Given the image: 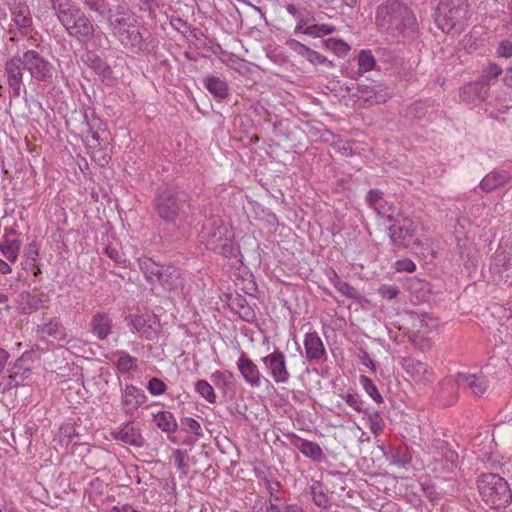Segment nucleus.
Wrapping results in <instances>:
<instances>
[{
  "mask_svg": "<svg viewBox=\"0 0 512 512\" xmlns=\"http://www.w3.org/2000/svg\"><path fill=\"white\" fill-rule=\"evenodd\" d=\"M24 70L38 82L51 83L55 73L54 65L34 49L26 50L22 55L9 58L4 64L10 98H19L23 87Z\"/></svg>",
  "mask_w": 512,
  "mask_h": 512,
  "instance_id": "nucleus-1",
  "label": "nucleus"
},
{
  "mask_svg": "<svg viewBox=\"0 0 512 512\" xmlns=\"http://www.w3.org/2000/svg\"><path fill=\"white\" fill-rule=\"evenodd\" d=\"M153 206L160 221L180 230L188 224L191 214V197L178 186H166L156 191Z\"/></svg>",
  "mask_w": 512,
  "mask_h": 512,
  "instance_id": "nucleus-2",
  "label": "nucleus"
},
{
  "mask_svg": "<svg viewBox=\"0 0 512 512\" xmlns=\"http://www.w3.org/2000/svg\"><path fill=\"white\" fill-rule=\"evenodd\" d=\"M375 22L380 31L395 38H414L419 32L413 12L397 0H388L378 6Z\"/></svg>",
  "mask_w": 512,
  "mask_h": 512,
  "instance_id": "nucleus-3",
  "label": "nucleus"
},
{
  "mask_svg": "<svg viewBox=\"0 0 512 512\" xmlns=\"http://www.w3.org/2000/svg\"><path fill=\"white\" fill-rule=\"evenodd\" d=\"M51 8L67 34L80 44H88L95 37V25L72 0H49Z\"/></svg>",
  "mask_w": 512,
  "mask_h": 512,
  "instance_id": "nucleus-4",
  "label": "nucleus"
},
{
  "mask_svg": "<svg viewBox=\"0 0 512 512\" xmlns=\"http://www.w3.org/2000/svg\"><path fill=\"white\" fill-rule=\"evenodd\" d=\"M468 5L461 0H441L434 13L435 23L447 34H460L469 19Z\"/></svg>",
  "mask_w": 512,
  "mask_h": 512,
  "instance_id": "nucleus-5",
  "label": "nucleus"
},
{
  "mask_svg": "<svg viewBox=\"0 0 512 512\" xmlns=\"http://www.w3.org/2000/svg\"><path fill=\"white\" fill-rule=\"evenodd\" d=\"M481 499L491 509L505 508L512 500V491L508 482L498 474L487 473L477 480Z\"/></svg>",
  "mask_w": 512,
  "mask_h": 512,
  "instance_id": "nucleus-6",
  "label": "nucleus"
},
{
  "mask_svg": "<svg viewBox=\"0 0 512 512\" xmlns=\"http://www.w3.org/2000/svg\"><path fill=\"white\" fill-rule=\"evenodd\" d=\"M138 265L147 282L152 285L158 283L167 291H173L183 286L181 272L174 266L160 265L147 257L140 258Z\"/></svg>",
  "mask_w": 512,
  "mask_h": 512,
  "instance_id": "nucleus-7",
  "label": "nucleus"
},
{
  "mask_svg": "<svg viewBox=\"0 0 512 512\" xmlns=\"http://www.w3.org/2000/svg\"><path fill=\"white\" fill-rule=\"evenodd\" d=\"M388 227V236L394 251L408 249L416 242L418 225L409 217H403L390 222Z\"/></svg>",
  "mask_w": 512,
  "mask_h": 512,
  "instance_id": "nucleus-8",
  "label": "nucleus"
},
{
  "mask_svg": "<svg viewBox=\"0 0 512 512\" xmlns=\"http://www.w3.org/2000/svg\"><path fill=\"white\" fill-rule=\"evenodd\" d=\"M230 236L228 226L220 217H210L201 228L199 242L208 250H213Z\"/></svg>",
  "mask_w": 512,
  "mask_h": 512,
  "instance_id": "nucleus-9",
  "label": "nucleus"
},
{
  "mask_svg": "<svg viewBox=\"0 0 512 512\" xmlns=\"http://www.w3.org/2000/svg\"><path fill=\"white\" fill-rule=\"evenodd\" d=\"M261 361L276 384H287L291 379L286 356L279 348L261 358Z\"/></svg>",
  "mask_w": 512,
  "mask_h": 512,
  "instance_id": "nucleus-10",
  "label": "nucleus"
},
{
  "mask_svg": "<svg viewBox=\"0 0 512 512\" xmlns=\"http://www.w3.org/2000/svg\"><path fill=\"white\" fill-rule=\"evenodd\" d=\"M443 386H450L451 390L464 389L476 396L483 395L488 388V381L483 376L469 373H457L454 382L446 380Z\"/></svg>",
  "mask_w": 512,
  "mask_h": 512,
  "instance_id": "nucleus-11",
  "label": "nucleus"
},
{
  "mask_svg": "<svg viewBox=\"0 0 512 512\" xmlns=\"http://www.w3.org/2000/svg\"><path fill=\"white\" fill-rule=\"evenodd\" d=\"M236 366L244 382L250 387L259 388L261 387L262 382L269 383V380L262 375L258 366L246 352H241L236 362Z\"/></svg>",
  "mask_w": 512,
  "mask_h": 512,
  "instance_id": "nucleus-12",
  "label": "nucleus"
},
{
  "mask_svg": "<svg viewBox=\"0 0 512 512\" xmlns=\"http://www.w3.org/2000/svg\"><path fill=\"white\" fill-rule=\"evenodd\" d=\"M115 37L125 48L133 52H140L145 49V37L134 22L125 29L117 30Z\"/></svg>",
  "mask_w": 512,
  "mask_h": 512,
  "instance_id": "nucleus-13",
  "label": "nucleus"
},
{
  "mask_svg": "<svg viewBox=\"0 0 512 512\" xmlns=\"http://www.w3.org/2000/svg\"><path fill=\"white\" fill-rule=\"evenodd\" d=\"M83 63L89 68L93 69L94 72L101 78L102 82L107 85H111L114 82L112 76L113 71L111 67L94 51L88 50L81 56Z\"/></svg>",
  "mask_w": 512,
  "mask_h": 512,
  "instance_id": "nucleus-14",
  "label": "nucleus"
},
{
  "mask_svg": "<svg viewBox=\"0 0 512 512\" xmlns=\"http://www.w3.org/2000/svg\"><path fill=\"white\" fill-rule=\"evenodd\" d=\"M114 440L121 441L127 445L141 448L145 445V438L138 426L132 425L131 422L125 423L121 428L111 432Z\"/></svg>",
  "mask_w": 512,
  "mask_h": 512,
  "instance_id": "nucleus-15",
  "label": "nucleus"
},
{
  "mask_svg": "<svg viewBox=\"0 0 512 512\" xmlns=\"http://www.w3.org/2000/svg\"><path fill=\"white\" fill-rule=\"evenodd\" d=\"M305 357L309 362L320 363L326 360V349L317 332H309L304 338Z\"/></svg>",
  "mask_w": 512,
  "mask_h": 512,
  "instance_id": "nucleus-16",
  "label": "nucleus"
},
{
  "mask_svg": "<svg viewBox=\"0 0 512 512\" xmlns=\"http://www.w3.org/2000/svg\"><path fill=\"white\" fill-rule=\"evenodd\" d=\"M287 438L291 445L312 461L321 462L324 459V453L317 443L303 439L295 433L288 434Z\"/></svg>",
  "mask_w": 512,
  "mask_h": 512,
  "instance_id": "nucleus-17",
  "label": "nucleus"
},
{
  "mask_svg": "<svg viewBox=\"0 0 512 512\" xmlns=\"http://www.w3.org/2000/svg\"><path fill=\"white\" fill-rule=\"evenodd\" d=\"M365 199L368 206L372 208L378 216L387 218L389 222L393 220V216L390 212L393 211L394 206L384 198V194L381 190L370 189Z\"/></svg>",
  "mask_w": 512,
  "mask_h": 512,
  "instance_id": "nucleus-18",
  "label": "nucleus"
},
{
  "mask_svg": "<svg viewBox=\"0 0 512 512\" xmlns=\"http://www.w3.org/2000/svg\"><path fill=\"white\" fill-rule=\"evenodd\" d=\"M146 399L144 391L132 384H127L122 390V405L127 414L134 413L145 403Z\"/></svg>",
  "mask_w": 512,
  "mask_h": 512,
  "instance_id": "nucleus-19",
  "label": "nucleus"
},
{
  "mask_svg": "<svg viewBox=\"0 0 512 512\" xmlns=\"http://www.w3.org/2000/svg\"><path fill=\"white\" fill-rule=\"evenodd\" d=\"M490 88L479 80L470 82L460 89V98L466 103H477L484 101Z\"/></svg>",
  "mask_w": 512,
  "mask_h": 512,
  "instance_id": "nucleus-20",
  "label": "nucleus"
},
{
  "mask_svg": "<svg viewBox=\"0 0 512 512\" xmlns=\"http://www.w3.org/2000/svg\"><path fill=\"white\" fill-rule=\"evenodd\" d=\"M90 329L98 340L103 341L112 333V319L105 312H97L91 318Z\"/></svg>",
  "mask_w": 512,
  "mask_h": 512,
  "instance_id": "nucleus-21",
  "label": "nucleus"
},
{
  "mask_svg": "<svg viewBox=\"0 0 512 512\" xmlns=\"http://www.w3.org/2000/svg\"><path fill=\"white\" fill-rule=\"evenodd\" d=\"M434 460L443 471L451 472L458 466V453L446 443H442L434 456Z\"/></svg>",
  "mask_w": 512,
  "mask_h": 512,
  "instance_id": "nucleus-22",
  "label": "nucleus"
},
{
  "mask_svg": "<svg viewBox=\"0 0 512 512\" xmlns=\"http://www.w3.org/2000/svg\"><path fill=\"white\" fill-rule=\"evenodd\" d=\"M402 368L417 382L429 380L428 368L425 363L413 357H404L401 361Z\"/></svg>",
  "mask_w": 512,
  "mask_h": 512,
  "instance_id": "nucleus-23",
  "label": "nucleus"
},
{
  "mask_svg": "<svg viewBox=\"0 0 512 512\" xmlns=\"http://www.w3.org/2000/svg\"><path fill=\"white\" fill-rule=\"evenodd\" d=\"M510 179L507 171L493 170L481 180L479 187L484 192H491L507 184Z\"/></svg>",
  "mask_w": 512,
  "mask_h": 512,
  "instance_id": "nucleus-24",
  "label": "nucleus"
},
{
  "mask_svg": "<svg viewBox=\"0 0 512 512\" xmlns=\"http://www.w3.org/2000/svg\"><path fill=\"white\" fill-rule=\"evenodd\" d=\"M203 86L218 100H224L229 95V87L225 80L217 76H207L203 79Z\"/></svg>",
  "mask_w": 512,
  "mask_h": 512,
  "instance_id": "nucleus-25",
  "label": "nucleus"
},
{
  "mask_svg": "<svg viewBox=\"0 0 512 512\" xmlns=\"http://www.w3.org/2000/svg\"><path fill=\"white\" fill-rule=\"evenodd\" d=\"M22 242L19 239H10L4 236L0 241V253L10 263H15L18 259Z\"/></svg>",
  "mask_w": 512,
  "mask_h": 512,
  "instance_id": "nucleus-26",
  "label": "nucleus"
},
{
  "mask_svg": "<svg viewBox=\"0 0 512 512\" xmlns=\"http://www.w3.org/2000/svg\"><path fill=\"white\" fill-rule=\"evenodd\" d=\"M153 421L156 426L165 433H174L178 429L175 416L169 411H160L153 414Z\"/></svg>",
  "mask_w": 512,
  "mask_h": 512,
  "instance_id": "nucleus-27",
  "label": "nucleus"
},
{
  "mask_svg": "<svg viewBox=\"0 0 512 512\" xmlns=\"http://www.w3.org/2000/svg\"><path fill=\"white\" fill-rule=\"evenodd\" d=\"M233 310L238 313L239 317L248 322L252 323L256 319L254 309L248 304L245 297L237 295L232 301Z\"/></svg>",
  "mask_w": 512,
  "mask_h": 512,
  "instance_id": "nucleus-28",
  "label": "nucleus"
},
{
  "mask_svg": "<svg viewBox=\"0 0 512 512\" xmlns=\"http://www.w3.org/2000/svg\"><path fill=\"white\" fill-rule=\"evenodd\" d=\"M113 355L118 357L117 362L114 363V365L120 373L128 374L137 370L138 360L136 357H132L123 350H118Z\"/></svg>",
  "mask_w": 512,
  "mask_h": 512,
  "instance_id": "nucleus-29",
  "label": "nucleus"
},
{
  "mask_svg": "<svg viewBox=\"0 0 512 512\" xmlns=\"http://www.w3.org/2000/svg\"><path fill=\"white\" fill-rule=\"evenodd\" d=\"M18 302L22 313L30 314L40 308L42 299L38 295L23 291L19 294Z\"/></svg>",
  "mask_w": 512,
  "mask_h": 512,
  "instance_id": "nucleus-30",
  "label": "nucleus"
},
{
  "mask_svg": "<svg viewBox=\"0 0 512 512\" xmlns=\"http://www.w3.org/2000/svg\"><path fill=\"white\" fill-rule=\"evenodd\" d=\"M362 414L364 415V419L367 420L371 432L375 436L380 435L385 428V423L380 412L366 408Z\"/></svg>",
  "mask_w": 512,
  "mask_h": 512,
  "instance_id": "nucleus-31",
  "label": "nucleus"
},
{
  "mask_svg": "<svg viewBox=\"0 0 512 512\" xmlns=\"http://www.w3.org/2000/svg\"><path fill=\"white\" fill-rule=\"evenodd\" d=\"M12 20L15 25L20 29H25L31 26L32 18L30 16L29 8L25 5H19L12 9Z\"/></svg>",
  "mask_w": 512,
  "mask_h": 512,
  "instance_id": "nucleus-32",
  "label": "nucleus"
},
{
  "mask_svg": "<svg viewBox=\"0 0 512 512\" xmlns=\"http://www.w3.org/2000/svg\"><path fill=\"white\" fill-rule=\"evenodd\" d=\"M504 70L496 62H489L481 71L479 81L490 88V82L503 74Z\"/></svg>",
  "mask_w": 512,
  "mask_h": 512,
  "instance_id": "nucleus-33",
  "label": "nucleus"
},
{
  "mask_svg": "<svg viewBox=\"0 0 512 512\" xmlns=\"http://www.w3.org/2000/svg\"><path fill=\"white\" fill-rule=\"evenodd\" d=\"M214 385L226 393L227 390L233 385L234 375L231 371H216L211 376Z\"/></svg>",
  "mask_w": 512,
  "mask_h": 512,
  "instance_id": "nucleus-34",
  "label": "nucleus"
},
{
  "mask_svg": "<svg viewBox=\"0 0 512 512\" xmlns=\"http://www.w3.org/2000/svg\"><path fill=\"white\" fill-rule=\"evenodd\" d=\"M311 495L314 504L320 508L327 509L330 507V499L324 492L323 485L321 482L316 481L311 486Z\"/></svg>",
  "mask_w": 512,
  "mask_h": 512,
  "instance_id": "nucleus-35",
  "label": "nucleus"
},
{
  "mask_svg": "<svg viewBox=\"0 0 512 512\" xmlns=\"http://www.w3.org/2000/svg\"><path fill=\"white\" fill-rule=\"evenodd\" d=\"M376 65V60L371 50H361L358 55V71L357 75L371 71Z\"/></svg>",
  "mask_w": 512,
  "mask_h": 512,
  "instance_id": "nucleus-36",
  "label": "nucleus"
},
{
  "mask_svg": "<svg viewBox=\"0 0 512 512\" xmlns=\"http://www.w3.org/2000/svg\"><path fill=\"white\" fill-rule=\"evenodd\" d=\"M323 46L331 50L338 57H345L350 51V46L340 39L329 38L322 42Z\"/></svg>",
  "mask_w": 512,
  "mask_h": 512,
  "instance_id": "nucleus-37",
  "label": "nucleus"
},
{
  "mask_svg": "<svg viewBox=\"0 0 512 512\" xmlns=\"http://www.w3.org/2000/svg\"><path fill=\"white\" fill-rule=\"evenodd\" d=\"M62 327L61 321L57 317L50 318L47 322L38 325L36 332L40 335H47V336H53L56 337L59 332L60 328Z\"/></svg>",
  "mask_w": 512,
  "mask_h": 512,
  "instance_id": "nucleus-38",
  "label": "nucleus"
},
{
  "mask_svg": "<svg viewBox=\"0 0 512 512\" xmlns=\"http://www.w3.org/2000/svg\"><path fill=\"white\" fill-rule=\"evenodd\" d=\"M381 85H366V84H358L357 85V91L360 94V97L368 100H374L375 102L379 103L381 101H384V98L382 95L378 93L377 88Z\"/></svg>",
  "mask_w": 512,
  "mask_h": 512,
  "instance_id": "nucleus-39",
  "label": "nucleus"
},
{
  "mask_svg": "<svg viewBox=\"0 0 512 512\" xmlns=\"http://www.w3.org/2000/svg\"><path fill=\"white\" fill-rule=\"evenodd\" d=\"M105 254L119 267H128L129 261L127 260L125 254L117 246L108 244L105 247Z\"/></svg>",
  "mask_w": 512,
  "mask_h": 512,
  "instance_id": "nucleus-40",
  "label": "nucleus"
},
{
  "mask_svg": "<svg viewBox=\"0 0 512 512\" xmlns=\"http://www.w3.org/2000/svg\"><path fill=\"white\" fill-rule=\"evenodd\" d=\"M331 281L334 287L337 289V291H339L346 297L351 299H356L358 297L357 290L349 283L343 281L336 273H334V277L331 278Z\"/></svg>",
  "mask_w": 512,
  "mask_h": 512,
  "instance_id": "nucleus-41",
  "label": "nucleus"
},
{
  "mask_svg": "<svg viewBox=\"0 0 512 512\" xmlns=\"http://www.w3.org/2000/svg\"><path fill=\"white\" fill-rule=\"evenodd\" d=\"M360 384L365 392L378 404L383 403V397L378 391L374 382L367 376L361 375L359 377Z\"/></svg>",
  "mask_w": 512,
  "mask_h": 512,
  "instance_id": "nucleus-42",
  "label": "nucleus"
},
{
  "mask_svg": "<svg viewBox=\"0 0 512 512\" xmlns=\"http://www.w3.org/2000/svg\"><path fill=\"white\" fill-rule=\"evenodd\" d=\"M195 390L209 403H216L214 388L206 380H198L195 383Z\"/></svg>",
  "mask_w": 512,
  "mask_h": 512,
  "instance_id": "nucleus-43",
  "label": "nucleus"
},
{
  "mask_svg": "<svg viewBox=\"0 0 512 512\" xmlns=\"http://www.w3.org/2000/svg\"><path fill=\"white\" fill-rule=\"evenodd\" d=\"M336 28L329 24H311L306 26L305 35L312 37H322L334 33Z\"/></svg>",
  "mask_w": 512,
  "mask_h": 512,
  "instance_id": "nucleus-44",
  "label": "nucleus"
},
{
  "mask_svg": "<svg viewBox=\"0 0 512 512\" xmlns=\"http://www.w3.org/2000/svg\"><path fill=\"white\" fill-rule=\"evenodd\" d=\"M108 22L112 30V34L115 36L117 30L125 29L127 26L133 23L134 20L125 14H119L117 16H110L108 18Z\"/></svg>",
  "mask_w": 512,
  "mask_h": 512,
  "instance_id": "nucleus-45",
  "label": "nucleus"
},
{
  "mask_svg": "<svg viewBox=\"0 0 512 512\" xmlns=\"http://www.w3.org/2000/svg\"><path fill=\"white\" fill-rule=\"evenodd\" d=\"M9 372L10 375L8 377L7 388L12 389L19 387L22 384V382L28 377L31 370L29 368H24L22 371L9 370Z\"/></svg>",
  "mask_w": 512,
  "mask_h": 512,
  "instance_id": "nucleus-46",
  "label": "nucleus"
},
{
  "mask_svg": "<svg viewBox=\"0 0 512 512\" xmlns=\"http://www.w3.org/2000/svg\"><path fill=\"white\" fill-rule=\"evenodd\" d=\"M495 56L499 59L512 58V40L506 38L500 40L495 47Z\"/></svg>",
  "mask_w": 512,
  "mask_h": 512,
  "instance_id": "nucleus-47",
  "label": "nucleus"
},
{
  "mask_svg": "<svg viewBox=\"0 0 512 512\" xmlns=\"http://www.w3.org/2000/svg\"><path fill=\"white\" fill-rule=\"evenodd\" d=\"M215 253H218L225 258L236 257L238 249L231 241L230 236L223 241V243L219 244L218 247L213 249Z\"/></svg>",
  "mask_w": 512,
  "mask_h": 512,
  "instance_id": "nucleus-48",
  "label": "nucleus"
},
{
  "mask_svg": "<svg viewBox=\"0 0 512 512\" xmlns=\"http://www.w3.org/2000/svg\"><path fill=\"white\" fill-rule=\"evenodd\" d=\"M180 425L183 431L193 433L196 437H202L203 432L200 423L191 417H183L180 420Z\"/></svg>",
  "mask_w": 512,
  "mask_h": 512,
  "instance_id": "nucleus-49",
  "label": "nucleus"
},
{
  "mask_svg": "<svg viewBox=\"0 0 512 512\" xmlns=\"http://www.w3.org/2000/svg\"><path fill=\"white\" fill-rule=\"evenodd\" d=\"M265 485L270 496L269 505H271V503L277 504L278 502H281L282 496L280 494V483L277 480L265 478Z\"/></svg>",
  "mask_w": 512,
  "mask_h": 512,
  "instance_id": "nucleus-50",
  "label": "nucleus"
},
{
  "mask_svg": "<svg viewBox=\"0 0 512 512\" xmlns=\"http://www.w3.org/2000/svg\"><path fill=\"white\" fill-rule=\"evenodd\" d=\"M342 399L353 408L358 413H363L366 408H364V402L361 397L356 393H347L341 396Z\"/></svg>",
  "mask_w": 512,
  "mask_h": 512,
  "instance_id": "nucleus-51",
  "label": "nucleus"
},
{
  "mask_svg": "<svg viewBox=\"0 0 512 512\" xmlns=\"http://www.w3.org/2000/svg\"><path fill=\"white\" fill-rule=\"evenodd\" d=\"M149 393L153 396H159L166 392L167 385L159 378L153 377L146 386Z\"/></svg>",
  "mask_w": 512,
  "mask_h": 512,
  "instance_id": "nucleus-52",
  "label": "nucleus"
},
{
  "mask_svg": "<svg viewBox=\"0 0 512 512\" xmlns=\"http://www.w3.org/2000/svg\"><path fill=\"white\" fill-rule=\"evenodd\" d=\"M40 252V246L37 241L30 242L24 249V256L30 261V265L36 266Z\"/></svg>",
  "mask_w": 512,
  "mask_h": 512,
  "instance_id": "nucleus-53",
  "label": "nucleus"
},
{
  "mask_svg": "<svg viewBox=\"0 0 512 512\" xmlns=\"http://www.w3.org/2000/svg\"><path fill=\"white\" fill-rule=\"evenodd\" d=\"M306 60H308L310 63L314 65H325L329 68L334 67V63L331 60H329L327 57L321 55L320 53L313 49H311L310 52L308 53Z\"/></svg>",
  "mask_w": 512,
  "mask_h": 512,
  "instance_id": "nucleus-54",
  "label": "nucleus"
},
{
  "mask_svg": "<svg viewBox=\"0 0 512 512\" xmlns=\"http://www.w3.org/2000/svg\"><path fill=\"white\" fill-rule=\"evenodd\" d=\"M83 5L91 12L103 15L106 10V0H82Z\"/></svg>",
  "mask_w": 512,
  "mask_h": 512,
  "instance_id": "nucleus-55",
  "label": "nucleus"
},
{
  "mask_svg": "<svg viewBox=\"0 0 512 512\" xmlns=\"http://www.w3.org/2000/svg\"><path fill=\"white\" fill-rule=\"evenodd\" d=\"M411 462V457L400 450H396L391 454V463L398 467L405 468Z\"/></svg>",
  "mask_w": 512,
  "mask_h": 512,
  "instance_id": "nucleus-56",
  "label": "nucleus"
},
{
  "mask_svg": "<svg viewBox=\"0 0 512 512\" xmlns=\"http://www.w3.org/2000/svg\"><path fill=\"white\" fill-rule=\"evenodd\" d=\"M173 458L175 460V463L177 465V468L181 471L183 476L187 475V452L177 449L173 452Z\"/></svg>",
  "mask_w": 512,
  "mask_h": 512,
  "instance_id": "nucleus-57",
  "label": "nucleus"
},
{
  "mask_svg": "<svg viewBox=\"0 0 512 512\" xmlns=\"http://www.w3.org/2000/svg\"><path fill=\"white\" fill-rule=\"evenodd\" d=\"M130 325L136 330L140 336L146 335L150 326L146 324V320L142 316H136L131 318Z\"/></svg>",
  "mask_w": 512,
  "mask_h": 512,
  "instance_id": "nucleus-58",
  "label": "nucleus"
},
{
  "mask_svg": "<svg viewBox=\"0 0 512 512\" xmlns=\"http://www.w3.org/2000/svg\"><path fill=\"white\" fill-rule=\"evenodd\" d=\"M378 293L381 295L382 298L392 300L399 295L400 291L398 287L394 285L384 284L378 288Z\"/></svg>",
  "mask_w": 512,
  "mask_h": 512,
  "instance_id": "nucleus-59",
  "label": "nucleus"
},
{
  "mask_svg": "<svg viewBox=\"0 0 512 512\" xmlns=\"http://www.w3.org/2000/svg\"><path fill=\"white\" fill-rule=\"evenodd\" d=\"M287 45L289 46L290 49H292L294 52H296L298 55L304 57L305 59L311 50V48H309L308 46L304 45L303 43H301L295 39L288 40Z\"/></svg>",
  "mask_w": 512,
  "mask_h": 512,
  "instance_id": "nucleus-60",
  "label": "nucleus"
},
{
  "mask_svg": "<svg viewBox=\"0 0 512 512\" xmlns=\"http://www.w3.org/2000/svg\"><path fill=\"white\" fill-rule=\"evenodd\" d=\"M266 512H304V511L300 506H298L296 504H288V505H285V507L283 509H281L278 506V504L271 503V505H269L266 508Z\"/></svg>",
  "mask_w": 512,
  "mask_h": 512,
  "instance_id": "nucleus-61",
  "label": "nucleus"
},
{
  "mask_svg": "<svg viewBox=\"0 0 512 512\" xmlns=\"http://www.w3.org/2000/svg\"><path fill=\"white\" fill-rule=\"evenodd\" d=\"M395 269L398 272L412 273L416 270V265L410 259H402L395 262Z\"/></svg>",
  "mask_w": 512,
  "mask_h": 512,
  "instance_id": "nucleus-62",
  "label": "nucleus"
},
{
  "mask_svg": "<svg viewBox=\"0 0 512 512\" xmlns=\"http://www.w3.org/2000/svg\"><path fill=\"white\" fill-rule=\"evenodd\" d=\"M421 489L425 497L428 498L431 502L439 500V493L436 491L434 486L426 483H421Z\"/></svg>",
  "mask_w": 512,
  "mask_h": 512,
  "instance_id": "nucleus-63",
  "label": "nucleus"
},
{
  "mask_svg": "<svg viewBox=\"0 0 512 512\" xmlns=\"http://www.w3.org/2000/svg\"><path fill=\"white\" fill-rule=\"evenodd\" d=\"M502 81L506 87L512 88V63L505 69V76Z\"/></svg>",
  "mask_w": 512,
  "mask_h": 512,
  "instance_id": "nucleus-64",
  "label": "nucleus"
}]
</instances>
